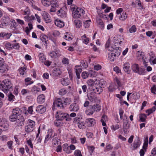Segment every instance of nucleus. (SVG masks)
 I'll return each instance as SVG.
<instances>
[{
  "instance_id": "46",
  "label": "nucleus",
  "mask_w": 156,
  "mask_h": 156,
  "mask_svg": "<svg viewBox=\"0 0 156 156\" xmlns=\"http://www.w3.org/2000/svg\"><path fill=\"white\" fill-rule=\"evenodd\" d=\"M71 102V99L70 98H66L63 101V105H69Z\"/></svg>"
},
{
  "instance_id": "51",
  "label": "nucleus",
  "mask_w": 156,
  "mask_h": 156,
  "mask_svg": "<svg viewBox=\"0 0 156 156\" xmlns=\"http://www.w3.org/2000/svg\"><path fill=\"white\" fill-rule=\"evenodd\" d=\"M8 100L10 101H13L15 99L14 96L12 93H10L8 95Z\"/></svg>"
},
{
  "instance_id": "20",
  "label": "nucleus",
  "mask_w": 156,
  "mask_h": 156,
  "mask_svg": "<svg viewBox=\"0 0 156 156\" xmlns=\"http://www.w3.org/2000/svg\"><path fill=\"white\" fill-rule=\"evenodd\" d=\"M69 108L71 111L77 112L79 109V107L76 103H74L70 105Z\"/></svg>"
},
{
  "instance_id": "26",
  "label": "nucleus",
  "mask_w": 156,
  "mask_h": 156,
  "mask_svg": "<svg viewBox=\"0 0 156 156\" xmlns=\"http://www.w3.org/2000/svg\"><path fill=\"white\" fill-rule=\"evenodd\" d=\"M123 69L124 71L125 72L129 73L130 72V70H129L130 67V64L128 62H126L123 64Z\"/></svg>"
},
{
  "instance_id": "17",
  "label": "nucleus",
  "mask_w": 156,
  "mask_h": 156,
  "mask_svg": "<svg viewBox=\"0 0 156 156\" xmlns=\"http://www.w3.org/2000/svg\"><path fill=\"white\" fill-rule=\"evenodd\" d=\"M123 127L124 133L125 134L129 132V124L128 123V122L127 120L123 122Z\"/></svg>"
},
{
  "instance_id": "50",
  "label": "nucleus",
  "mask_w": 156,
  "mask_h": 156,
  "mask_svg": "<svg viewBox=\"0 0 156 156\" xmlns=\"http://www.w3.org/2000/svg\"><path fill=\"white\" fill-rule=\"evenodd\" d=\"M79 128L81 129H84L86 128V126L85 125V123L83 121H82L80 122L77 124Z\"/></svg>"
},
{
  "instance_id": "57",
  "label": "nucleus",
  "mask_w": 156,
  "mask_h": 156,
  "mask_svg": "<svg viewBox=\"0 0 156 156\" xmlns=\"http://www.w3.org/2000/svg\"><path fill=\"white\" fill-rule=\"evenodd\" d=\"M19 86L16 85V86L14 89L13 93L14 94L16 95H17L19 93Z\"/></svg>"
},
{
  "instance_id": "49",
  "label": "nucleus",
  "mask_w": 156,
  "mask_h": 156,
  "mask_svg": "<svg viewBox=\"0 0 156 156\" xmlns=\"http://www.w3.org/2000/svg\"><path fill=\"white\" fill-rule=\"evenodd\" d=\"M90 22L91 20H90L84 21L83 24V26L85 28H88L90 25Z\"/></svg>"
},
{
  "instance_id": "30",
  "label": "nucleus",
  "mask_w": 156,
  "mask_h": 156,
  "mask_svg": "<svg viewBox=\"0 0 156 156\" xmlns=\"http://www.w3.org/2000/svg\"><path fill=\"white\" fill-rule=\"evenodd\" d=\"M11 35L12 34L11 33H5L3 32H1L0 33V37H4L5 39H9Z\"/></svg>"
},
{
  "instance_id": "22",
  "label": "nucleus",
  "mask_w": 156,
  "mask_h": 156,
  "mask_svg": "<svg viewBox=\"0 0 156 156\" xmlns=\"http://www.w3.org/2000/svg\"><path fill=\"white\" fill-rule=\"evenodd\" d=\"M87 95L88 94V95L89 96H88V98L89 99L90 101H92L93 100L95 99L96 98V97L95 96V93L93 91H92V90H90V91L88 89L87 90Z\"/></svg>"
},
{
  "instance_id": "13",
  "label": "nucleus",
  "mask_w": 156,
  "mask_h": 156,
  "mask_svg": "<svg viewBox=\"0 0 156 156\" xmlns=\"http://www.w3.org/2000/svg\"><path fill=\"white\" fill-rule=\"evenodd\" d=\"M9 126V124L5 119L3 118L0 119V126L4 129V130L7 129Z\"/></svg>"
},
{
  "instance_id": "34",
  "label": "nucleus",
  "mask_w": 156,
  "mask_h": 156,
  "mask_svg": "<svg viewBox=\"0 0 156 156\" xmlns=\"http://www.w3.org/2000/svg\"><path fill=\"white\" fill-rule=\"evenodd\" d=\"M27 68L25 67H21L19 68L18 71L20 74L23 76L26 74V70Z\"/></svg>"
},
{
  "instance_id": "62",
  "label": "nucleus",
  "mask_w": 156,
  "mask_h": 156,
  "mask_svg": "<svg viewBox=\"0 0 156 156\" xmlns=\"http://www.w3.org/2000/svg\"><path fill=\"white\" fill-rule=\"evenodd\" d=\"M74 154L75 156H82L80 151L79 150H76Z\"/></svg>"
},
{
  "instance_id": "5",
  "label": "nucleus",
  "mask_w": 156,
  "mask_h": 156,
  "mask_svg": "<svg viewBox=\"0 0 156 156\" xmlns=\"http://www.w3.org/2000/svg\"><path fill=\"white\" fill-rule=\"evenodd\" d=\"M56 118L57 119H59V120L64 121H70L71 120V118L69 117V115L66 113L60 111L57 112Z\"/></svg>"
},
{
  "instance_id": "37",
  "label": "nucleus",
  "mask_w": 156,
  "mask_h": 156,
  "mask_svg": "<svg viewBox=\"0 0 156 156\" xmlns=\"http://www.w3.org/2000/svg\"><path fill=\"white\" fill-rule=\"evenodd\" d=\"M82 119V117H77L74 119L73 123L75 125H76L83 121Z\"/></svg>"
},
{
  "instance_id": "56",
  "label": "nucleus",
  "mask_w": 156,
  "mask_h": 156,
  "mask_svg": "<svg viewBox=\"0 0 156 156\" xmlns=\"http://www.w3.org/2000/svg\"><path fill=\"white\" fill-rule=\"evenodd\" d=\"M94 81L92 80H88L87 82V84L88 85L90 86L89 87H91L94 86L96 85L94 83Z\"/></svg>"
},
{
  "instance_id": "59",
  "label": "nucleus",
  "mask_w": 156,
  "mask_h": 156,
  "mask_svg": "<svg viewBox=\"0 0 156 156\" xmlns=\"http://www.w3.org/2000/svg\"><path fill=\"white\" fill-rule=\"evenodd\" d=\"M89 75V74L87 72H83L82 73L81 76L83 78L85 79L87 78Z\"/></svg>"
},
{
  "instance_id": "54",
  "label": "nucleus",
  "mask_w": 156,
  "mask_h": 156,
  "mask_svg": "<svg viewBox=\"0 0 156 156\" xmlns=\"http://www.w3.org/2000/svg\"><path fill=\"white\" fill-rule=\"evenodd\" d=\"M67 93L66 90L64 88H62L59 90V94L61 95H63Z\"/></svg>"
},
{
  "instance_id": "2",
  "label": "nucleus",
  "mask_w": 156,
  "mask_h": 156,
  "mask_svg": "<svg viewBox=\"0 0 156 156\" xmlns=\"http://www.w3.org/2000/svg\"><path fill=\"white\" fill-rule=\"evenodd\" d=\"M0 88L4 92L7 93L8 90H12V84L8 79H6L0 84Z\"/></svg>"
},
{
  "instance_id": "14",
  "label": "nucleus",
  "mask_w": 156,
  "mask_h": 156,
  "mask_svg": "<svg viewBox=\"0 0 156 156\" xmlns=\"http://www.w3.org/2000/svg\"><path fill=\"white\" fill-rule=\"evenodd\" d=\"M40 39L44 46H47L48 44V37L44 34H41L40 36Z\"/></svg>"
},
{
  "instance_id": "6",
  "label": "nucleus",
  "mask_w": 156,
  "mask_h": 156,
  "mask_svg": "<svg viewBox=\"0 0 156 156\" xmlns=\"http://www.w3.org/2000/svg\"><path fill=\"white\" fill-rule=\"evenodd\" d=\"M132 68L133 72L140 75H144L145 73V69L140 67L138 64H134L132 66Z\"/></svg>"
},
{
  "instance_id": "21",
  "label": "nucleus",
  "mask_w": 156,
  "mask_h": 156,
  "mask_svg": "<svg viewBox=\"0 0 156 156\" xmlns=\"http://www.w3.org/2000/svg\"><path fill=\"white\" fill-rule=\"evenodd\" d=\"M53 130L52 129H49L48 132V134L46 136L44 143H46L49 140L51 139L52 135Z\"/></svg>"
},
{
  "instance_id": "64",
  "label": "nucleus",
  "mask_w": 156,
  "mask_h": 156,
  "mask_svg": "<svg viewBox=\"0 0 156 156\" xmlns=\"http://www.w3.org/2000/svg\"><path fill=\"white\" fill-rule=\"evenodd\" d=\"M53 73L54 76H58L61 74V71L60 70L56 71L54 70Z\"/></svg>"
},
{
  "instance_id": "1",
  "label": "nucleus",
  "mask_w": 156,
  "mask_h": 156,
  "mask_svg": "<svg viewBox=\"0 0 156 156\" xmlns=\"http://www.w3.org/2000/svg\"><path fill=\"white\" fill-rule=\"evenodd\" d=\"M12 113L9 116L10 121L12 122H17L18 123L16 126H22L24 124L25 119L24 117L21 115L22 110L19 108H16L13 109Z\"/></svg>"
},
{
  "instance_id": "19",
  "label": "nucleus",
  "mask_w": 156,
  "mask_h": 156,
  "mask_svg": "<svg viewBox=\"0 0 156 156\" xmlns=\"http://www.w3.org/2000/svg\"><path fill=\"white\" fill-rule=\"evenodd\" d=\"M74 69L75 70L77 78L78 79H80V73L82 72V69L81 66L79 65H76Z\"/></svg>"
},
{
  "instance_id": "36",
  "label": "nucleus",
  "mask_w": 156,
  "mask_h": 156,
  "mask_svg": "<svg viewBox=\"0 0 156 156\" xmlns=\"http://www.w3.org/2000/svg\"><path fill=\"white\" fill-rule=\"evenodd\" d=\"M132 3V5L133 7H135L137 5L139 7H141L142 6L141 3L139 0H136L134 2H133Z\"/></svg>"
},
{
  "instance_id": "52",
  "label": "nucleus",
  "mask_w": 156,
  "mask_h": 156,
  "mask_svg": "<svg viewBox=\"0 0 156 156\" xmlns=\"http://www.w3.org/2000/svg\"><path fill=\"white\" fill-rule=\"evenodd\" d=\"M12 44L11 43L9 42H7L5 44V47L8 50H11L12 49Z\"/></svg>"
},
{
  "instance_id": "28",
  "label": "nucleus",
  "mask_w": 156,
  "mask_h": 156,
  "mask_svg": "<svg viewBox=\"0 0 156 156\" xmlns=\"http://www.w3.org/2000/svg\"><path fill=\"white\" fill-rule=\"evenodd\" d=\"M55 23L56 26L59 27H62L64 26V23L59 20H55Z\"/></svg>"
},
{
  "instance_id": "63",
  "label": "nucleus",
  "mask_w": 156,
  "mask_h": 156,
  "mask_svg": "<svg viewBox=\"0 0 156 156\" xmlns=\"http://www.w3.org/2000/svg\"><path fill=\"white\" fill-rule=\"evenodd\" d=\"M12 49H18L20 48V46L18 43H16L12 44Z\"/></svg>"
},
{
  "instance_id": "9",
  "label": "nucleus",
  "mask_w": 156,
  "mask_h": 156,
  "mask_svg": "<svg viewBox=\"0 0 156 156\" xmlns=\"http://www.w3.org/2000/svg\"><path fill=\"white\" fill-rule=\"evenodd\" d=\"M51 3V8L49 11L51 12H55L56 11V8L59 6L58 2L57 0H52Z\"/></svg>"
},
{
  "instance_id": "32",
  "label": "nucleus",
  "mask_w": 156,
  "mask_h": 156,
  "mask_svg": "<svg viewBox=\"0 0 156 156\" xmlns=\"http://www.w3.org/2000/svg\"><path fill=\"white\" fill-rule=\"evenodd\" d=\"M119 19L121 21L125 20L127 18V16L126 13L123 12L119 16Z\"/></svg>"
},
{
  "instance_id": "58",
  "label": "nucleus",
  "mask_w": 156,
  "mask_h": 156,
  "mask_svg": "<svg viewBox=\"0 0 156 156\" xmlns=\"http://www.w3.org/2000/svg\"><path fill=\"white\" fill-rule=\"evenodd\" d=\"M64 39L67 40H72V38L71 37L70 34L69 33H66L64 35Z\"/></svg>"
},
{
  "instance_id": "27",
  "label": "nucleus",
  "mask_w": 156,
  "mask_h": 156,
  "mask_svg": "<svg viewBox=\"0 0 156 156\" xmlns=\"http://www.w3.org/2000/svg\"><path fill=\"white\" fill-rule=\"evenodd\" d=\"M8 70V66L6 64H2V65L0 66V73H5Z\"/></svg>"
},
{
  "instance_id": "53",
  "label": "nucleus",
  "mask_w": 156,
  "mask_h": 156,
  "mask_svg": "<svg viewBox=\"0 0 156 156\" xmlns=\"http://www.w3.org/2000/svg\"><path fill=\"white\" fill-rule=\"evenodd\" d=\"M80 63V66H81V67L83 66V68H86L87 67V63L86 61H82Z\"/></svg>"
},
{
  "instance_id": "41",
  "label": "nucleus",
  "mask_w": 156,
  "mask_h": 156,
  "mask_svg": "<svg viewBox=\"0 0 156 156\" xmlns=\"http://www.w3.org/2000/svg\"><path fill=\"white\" fill-rule=\"evenodd\" d=\"M148 138L147 136L144 140V142L143 144V149L146 151V149L148 146Z\"/></svg>"
},
{
  "instance_id": "7",
  "label": "nucleus",
  "mask_w": 156,
  "mask_h": 156,
  "mask_svg": "<svg viewBox=\"0 0 156 156\" xmlns=\"http://www.w3.org/2000/svg\"><path fill=\"white\" fill-rule=\"evenodd\" d=\"M53 106L57 107L61 109L64 108V107L63 100L60 98H57L54 101Z\"/></svg>"
},
{
  "instance_id": "48",
  "label": "nucleus",
  "mask_w": 156,
  "mask_h": 156,
  "mask_svg": "<svg viewBox=\"0 0 156 156\" xmlns=\"http://www.w3.org/2000/svg\"><path fill=\"white\" fill-rule=\"evenodd\" d=\"M73 12L72 13V16L74 18H80L81 16L80 13L77 12L75 10V11H72Z\"/></svg>"
},
{
  "instance_id": "10",
  "label": "nucleus",
  "mask_w": 156,
  "mask_h": 156,
  "mask_svg": "<svg viewBox=\"0 0 156 156\" xmlns=\"http://www.w3.org/2000/svg\"><path fill=\"white\" fill-rule=\"evenodd\" d=\"M89 88L90 90H91L92 91L94 92L95 94H100L103 91L101 87L96 85L89 87Z\"/></svg>"
},
{
  "instance_id": "11",
  "label": "nucleus",
  "mask_w": 156,
  "mask_h": 156,
  "mask_svg": "<svg viewBox=\"0 0 156 156\" xmlns=\"http://www.w3.org/2000/svg\"><path fill=\"white\" fill-rule=\"evenodd\" d=\"M57 14L58 16L62 18H65L66 16V8L65 7L61 8L57 12Z\"/></svg>"
},
{
  "instance_id": "47",
  "label": "nucleus",
  "mask_w": 156,
  "mask_h": 156,
  "mask_svg": "<svg viewBox=\"0 0 156 156\" xmlns=\"http://www.w3.org/2000/svg\"><path fill=\"white\" fill-rule=\"evenodd\" d=\"M41 3L45 6H48L51 4V1L49 0H41Z\"/></svg>"
},
{
  "instance_id": "61",
  "label": "nucleus",
  "mask_w": 156,
  "mask_h": 156,
  "mask_svg": "<svg viewBox=\"0 0 156 156\" xmlns=\"http://www.w3.org/2000/svg\"><path fill=\"white\" fill-rule=\"evenodd\" d=\"M49 55L52 58H55L57 56V53L54 51L50 52Z\"/></svg>"
},
{
  "instance_id": "18",
  "label": "nucleus",
  "mask_w": 156,
  "mask_h": 156,
  "mask_svg": "<svg viewBox=\"0 0 156 156\" xmlns=\"http://www.w3.org/2000/svg\"><path fill=\"white\" fill-rule=\"evenodd\" d=\"M46 109L43 105H39L36 108V111L38 113L42 114L46 111Z\"/></svg>"
},
{
  "instance_id": "43",
  "label": "nucleus",
  "mask_w": 156,
  "mask_h": 156,
  "mask_svg": "<svg viewBox=\"0 0 156 156\" xmlns=\"http://www.w3.org/2000/svg\"><path fill=\"white\" fill-rule=\"evenodd\" d=\"M69 147L68 146V145L67 144H64L63 146V151L65 152H66L67 153L69 154L70 152L69 149Z\"/></svg>"
},
{
  "instance_id": "42",
  "label": "nucleus",
  "mask_w": 156,
  "mask_h": 156,
  "mask_svg": "<svg viewBox=\"0 0 156 156\" xmlns=\"http://www.w3.org/2000/svg\"><path fill=\"white\" fill-rule=\"evenodd\" d=\"M81 38L83 40V42L86 44H87L89 41V39L88 37H86V35L84 34L81 37Z\"/></svg>"
},
{
  "instance_id": "12",
  "label": "nucleus",
  "mask_w": 156,
  "mask_h": 156,
  "mask_svg": "<svg viewBox=\"0 0 156 156\" xmlns=\"http://www.w3.org/2000/svg\"><path fill=\"white\" fill-rule=\"evenodd\" d=\"M22 109L23 111V113L26 116L28 115L29 114L30 115H32L33 114L34 111L33 106L28 107V109L25 107L23 108Z\"/></svg>"
},
{
  "instance_id": "45",
  "label": "nucleus",
  "mask_w": 156,
  "mask_h": 156,
  "mask_svg": "<svg viewBox=\"0 0 156 156\" xmlns=\"http://www.w3.org/2000/svg\"><path fill=\"white\" fill-rule=\"evenodd\" d=\"M74 23L77 28H79L82 26V23L81 22L78 20H74Z\"/></svg>"
},
{
  "instance_id": "31",
  "label": "nucleus",
  "mask_w": 156,
  "mask_h": 156,
  "mask_svg": "<svg viewBox=\"0 0 156 156\" xmlns=\"http://www.w3.org/2000/svg\"><path fill=\"white\" fill-rule=\"evenodd\" d=\"M106 48H107L109 51H110V52H116V51H118L119 49L121 50V48L118 47H115L114 48L112 46H110Z\"/></svg>"
},
{
  "instance_id": "33",
  "label": "nucleus",
  "mask_w": 156,
  "mask_h": 156,
  "mask_svg": "<svg viewBox=\"0 0 156 156\" xmlns=\"http://www.w3.org/2000/svg\"><path fill=\"white\" fill-rule=\"evenodd\" d=\"M39 61L42 62H43L46 60V58L45 56L43 53H40L38 55Z\"/></svg>"
},
{
  "instance_id": "39",
  "label": "nucleus",
  "mask_w": 156,
  "mask_h": 156,
  "mask_svg": "<svg viewBox=\"0 0 156 156\" xmlns=\"http://www.w3.org/2000/svg\"><path fill=\"white\" fill-rule=\"evenodd\" d=\"M140 144L141 142H140L139 139L137 140L136 141H134L133 145L134 149H136L138 147H139Z\"/></svg>"
},
{
  "instance_id": "24",
  "label": "nucleus",
  "mask_w": 156,
  "mask_h": 156,
  "mask_svg": "<svg viewBox=\"0 0 156 156\" xmlns=\"http://www.w3.org/2000/svg\"><path fill=\"white\" fill-rule=\"evenodd\" d=\"M43 18L46 23H49L51 21V19L49 15L47 13L44 12L42 15Z\"/></svg>"
},
{
  "instance_id": "23",
  "label": "nucleus",
  "mask_w": 156,
  "mask_h": 156,
  "mask_svg": "<svg viewBox=\"0 0 156 156\" xmlns=\"http://www.w3.org/2000/svg\"><path fill=\"white\" fill-rule=\"evenodd\" d=\"M61 84L64 86H66L69 84L70 81L68 78H64L60 79Z\"/></svg>"
},
{
  "instance_id": "44",
  "label": "nucleus",
  "mask_w": 156,
  "mask_h": 156,
  "mask_svg": "<svg viewBox=\"0 0 156 156\" xmlns=\"http://www.w3.org/2000/svg\"><path fill=\"white\" fill-rule=\"evenodd\" d=\"M40 90V89L37 88L36 86H34L32 87L31 91L33 94H35L38 92H39Z\"/></svg>"
},
{
  "instance_id": "25",
  "label": "nucleus",
  "mask_w": 156,
  "mask_h": 156,
  "mask_svg": "<svg viewBox=\"0 0 156 156\" xmlns=\"http://www.w3.org/2000/svg\"><path fill=\"white\" fill-rule=\"evenodd\" d=\"M45 96L43 94H41L38 96L37 98V101L38 103L41 104L45 101Z\"/></svg>"
},
{
  "instance_id": "16",
  "label": "nucleus",
  "mask_w": 156,
  "mask_h": 156,
  "mask_svg": "<svg viewBox=\"0 0 156 156\" xmlns=\"http://www.w3.org/2000/svg\"><path fill=\"white\" fill-rule=\"evenodd\" d=\"M86 124L88 127H91L94 125L95 124V120L93 118H88L86 119Z\"/></svg>"
},
{
  "instance_id": "35",
  "label": "nucleus",
  "mask_w": 156,
  "mask_h": 156,
  "mask_svg": "<svg viewBox=\"0 0 156 156\" xmlns=\"http://www.w3.org/2000/svg\"><path fill=\"white\" fill-rule=\"evenodd\" d=\"M97 23L99 27L101 29H103L104 28V23L101 19H99L97 20Z\"/></svg>"
},
{
  "instance_id": "4",
  "label": "nucleus",
  "mask_w": 156,
  "mask_h": 156,
  "mask_svg": "<svg viewBox=\"0 0 156 156\" xmlns=\"http://www.w3.org/2000/svg\"><path fill=\"white\" fill-rule=\"evenodd\" d=\"M35 126V122L30 119L28 120L27 125L25 127V130L27 133L32 132L34 129Z\"/></svg>"
},
{
  "instance_id": "29",
  "label": "nucleus",
  "mask_w": 156,
  "mask_h": 156,
  "mask_svg": "<svg viewBox=\"0 0 156 156\" xmlns=\"http://www.w3.org/2000/svg\"><path fill=\"white\" fill-rule=\"evenodd\" d=\"M63 121L59 120V119H57L54 121L55 125L58 127H60L63 125Z\"/></svg>"
},
{
  "instance_id": "3",
  "label": "nucleus",
  "mask_w": 156,
  "mask_h": 156,
  "mask_svg": "<svg viewBox=\"0 0 156 156\" xmlns=\"http://www.w3.org/2000/svg\"><path fill=\"white\" fill-rule=\"evenodd\" d=\"M101 106L98 104L90 105L89 106L87 109L86 110L85 112L88 115H92L95 112H98L100 110Z\"/></svg>"
},
{
  "instance_id": "60",
  "label": "nucleus",
  "mask_w": 156,
  "mask_h": 156,
  "mask_svg": "<svg viewBox=\"0 0 156 156\" xmlns=\"http://www.w3.org/2000/svg\"><path fill=\"white\" fill-rule=\"evenodd\" d=\"M30 92V91L29 90L25 89H23L21 91V93L22 95H26L27 93H29Z\"/></svg>"
},
{
  "instance_id": "40",
  "label": "nucleus",
  "mask_w": 156,
  "mask_h": 156,
  "mask_svg": "<svg viewBox=\"0 0 156 156\" xmlns=\"http://www.w3.org/2000/svg\"><path fill=\"white\" fill-rule=\"evenodd\" d=\"M156 109V107L154 106L151 108L147 110L146 111V112L147 114V115L148 116L150 114L154 112Z\"/></svg>"
},
{
  "instance_id": "55",
  "label": "nucleus",
  "mask_w": 156,
  "mask_h": 156,
  "mask_svg": "<svg viewBox=\"0 0 156 156\" xmlns=\"http://www.w3.org/2000/svg\"><path fill=\"white\" fill-rule=\"evenodd\" d=\"M136 30V27L135 25H133L131 27L129 28V31L130 33L135 32Z\"/></svg>"
},
{
  "instance_id": "38",
  "label": "nucleus",
  "mask_w": 156,
  "mask_h": 156,
  "mask_svg": "<svg viewBox=\"0 0 156 156\" xmlns=\"http://www.w3.org/2000/svg\"><path fill=\"white\" fill-rule=\"evenodd\" d=\"M147 118V115L145 114H141L140 115V121L141 122H145Z\"/></svg>"
},
{
  "instance_id": "8",
  "label": "nucleus",
  "mask_w": 156,
  "mask_h": 156,
  "mask_svg": "<svg viewBox=\"0 0 156 156\" xmlns=\"http://www.w3.org/2000/svg\"><path fill=\"white\" fill-rule=\"evenodd\" d=\"M116 51V52H109L108 53V58L111 61H114L116 57H118L120 55L121 50L119 49Z\"/></svg>"
},
{
  "instance_id": "15",
  "label": "nucleus",
  "mask_w": 156,
  "mask_h": 156,
  "mask_svg": "<svg viewBox=\"0 0 156 156\" xmlns=\"http://www.w3.org/2000/svg\"><path fill=\"white\" fill-rule=\"evenodd\" d=\"M70 10L72 11H75V10L78 13H80L81 16V15H83L84 14L85 11L82 9L77 7L76 6L72 5L70 6Z\"/></svg>"
}]
</instances>
